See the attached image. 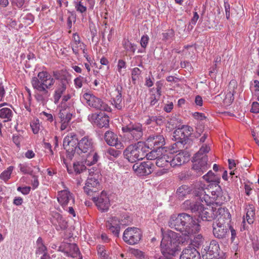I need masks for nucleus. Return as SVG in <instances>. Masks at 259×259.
I'll return each instance as SVG.
<instances>
[{"mask_svg":"<svg viewBox=\"0 0 259 259\" xmlns=\"http://www.w3.org/2000/svg\"><path fill=\"white\" fill-rule=\"evenodd\" d=\"M61 184L64 189L58 192L57 200L63 209H66L68 205H74L75 198L73 194L66 187L64 183L62 182Z\"/></svg>","mask_w":259,"mask_h":259,"instance_id":"9d476101","label":"nucleus"},{"mask_svg":"<svg viewBox=\"0 0 259 259\" xmlns=\"http://www.w3.org/2000/svg\"><path fill=\"white\" fill-rule=\"evenodd\" d=\"M66 249L67 250L65 251V253L68 256L76 257L79 255V249L75 244H67Z\"/></svg>","mask_w":259,"mask_h":259,"instance_id":"f704fd0d","label":"nucleus"},{"mask_svg":"<svg viewBox=\"0 0 259 259\" xmlns=\"http://www.w3.org/2000/svg\"><path fill=\"white\" fill-rule=\"evenodd\" d=\"M14 169V167L12 166H10L8 167L7 169L4 170L1 175H0V179L5 182L7 181L9 179H10L11 177V175L12 173V171Z\"/></svg>","mask_w":259,"mask_h":259,"instance_id":"a18cd8bd","label":"nucleus"},{"mask_svg":"<svg viewBox=\"0 0 259 259\" xmlns=\"http://www.w3.org/2000/svg\"><path fill=\"white\" fill-rule=\"evenodd\" d=\"M93 200L100 210L106 211L108 210L110 203L109 196L106 192L102 191L98 197H94Z\"/></svg>","mask_w":259,"mask_h":259,"instance_id":"4be33fe9","label":"nucleus"},{"mask_svg":"<svg viewBox=\"0 0 259 259\" xmlns=\"http://www.w3.org/2000/svg\"><path fill=\"white\" fill-rule=\"evenodd\" d=\"M120 225H121L120 220L116 217L109 218L106 223V226L108 230L116 237H118L119 234Z\"/></svg>","mask_w":259,"mask_h":259,"instance_id":"bb28decb","label":"nucleus"},{"mask_svg":"<svg viewBox=\"0 0 259 259\" xmlns=\"http://www.w3.org/2000/svg\"><path fill=\"white\" fill-rule=\"evenodd\" d=\"M204 207L202 204L198 202H192L191 200H187L183 203L184 207L185 209H190L192 212H197L199 218L204 221H210L214 219H218L220 216L217 212L218 208H214L213 206L210 205H207Z\"/></svg>","mask_w":259,"mask_h":259,"instance_id":"7ed1b4c3","label":"nucleus"},{"mask_svg":"<svg viewBox=\"0 0 259 259\" xmlns=\"http://www.w3.org/2000/svg\"><path fill=\"white\" fill-rule=\"evenodd\" d=\"M245 211L246 214L243 217V223H245L246 220L249 224H253L255 219V207L252 204L248 203L245 205Z\"/></svg>","mask_w":259,"mask_h":259,"instance_id":"c756f323","label":"nucleus"},{"mask_svg":"<svg viewBox=\"0 0 259 259\" xmlns=\"http://www.w3.org/2000/svg\"><path fill=\"white\" fill-rule=\"evenodd\" d=\"M142 237L141 230L136 227H128L123 234V240L130 245H134L139 242Z\"/></svg>","mask_w":259,"mask_h":259,"instance_id":"f8f14e48","label":"nucleus"},{"mask_svg":"<svg viewBox=\"0 0 259 259\" xmlns=\"http://www.w3.org/2000/svg\"><path fill=\"white\" fill-rule=\"evenodd\" d=\"M168 226L188 237L199 232L200 228L198 220L186 213L172 215L168 221Z\"/></svg>","mask_w":259,"mask_h":259,"instance_id":"f257e3e1","label":"nucleus"},{"mask_svg":"<svg viewBox=\"0 0 259 259\" xmlns=\"http://www.w3.org/2000/svg\"><path fill=\"white\" fill-rule=\"evenodd\" d=\"M190 191L191 189L188 186L183 185L178 189L177 193L179 198L183 199L186 195L189 194Z\"/></svg>","mask_w":259,"mask_h":259,"instance_id":"a19ab883","label":"nucleus"},{"mask_svg":"<svg viewBox=\"0 0 259 259\" xmlns=\"http://www.w3.org/2000/svg\"><path fill=\"white\" fill-rule=\"evenodd\" d=\"M220 250L218 242L212 240L209 245L204 249L202 257L203 259H220Z\"/></svg>","mask_w":259,"mask_h":259,"instance_id":"4468645a","label":"nucleus"},{"mask_svg":"<svg viewBox=\"0 0 259 259\" xmlns=\"http://www.w3.org/2000/svg\"><path fill=\"white\" fill-rule=\"evenodd\" d=\"M31 176L33 178V180L32 181V183H31L32 188H33V189H35L36 188H37L38 187V186L39 185V181L38 180L37 177L35 176V174H33V176Z\"/></svg>","mask_w":259,"mask_h":259,"instance_id":"69168bd1","label":"nucleus"},{"mask_svg":"<svg viewBox=\"0 0 259 259\" xmlns=\"http://www.w3.org/2000/svg\"><path fill=\"white\" fill-rule=\"evenodd\" d=\"M52 222L57 230H65L67 227V223L62 216L58 212L52 214Z\"/></svg>","mask_w":259,"mask_h":259,"instance_id":"2f4dec72","label":"nucleus"},{"mask_svg":"<svg viewBox=\"0 0 259 259\" xmlns=\"http://www.w3.org/2000/svg\"><path fill=\"white\" fill-rule=\"evenodd\" d=\"M160 97L157 96V94H152L150 98V104L151 105H154L159 100Z\"/></svg>","mask_w":259,"mask_h":259,"instance_id":"338daca9","label":"nucleus"},{"mask_svg":"<svg viewBox=\"0 0 259 259\" xmlns=\"http://www.w3.org/2000/svg\"><path fill=\"white\" fill-rule=\"evenodd\" d=\"M210 150V147L209 146L207 145H203L199 150V151L195 154V156L194 157V158H198L199 159L202 156H205V154L208 153Z\"/></svg>","mask_w":259,"mask_h":259,"instance_id":"8fccbe9b","label":"nucleus"},{"mask_svg":"<svg viewBox=\"0 0 259 259\" xmlns=\"http://www.w3.org/2000/svg\"><path fill=\"white\" fill-rule=\"evenodd\" d=\"M78 142L76 135L74 133H70L65 137L63 147L68 152L73 154L76 152Z\"/></svg>","mask_w":259,"mask_h":259,"instance_id":"2eb2a0df","label":"nucleus"},{"mask_svg":"<svg viewBox=\"0 0 259 259\" xmlns=\"http://www.w3.org/2000/svg\"><path fill=\"white\" fill-rule=\"evenodd\" d=\"M153 150L149 153H147V150H146V155L147 159L148 160H156L160 156L162 155V152L161 150H158L157 149H152Z\"/></svg>","mask_w":259,"mask_h":259,"instance_id":"79ce46f5","label":"nucleus"},{"mask_svg":"<svg viewBox=\"0 0 259 259\" xmlns=\"http://www.w3.org/2000/svg\"><path fill=\"white\" fill-rule=\"evenodd\" d=\"M31 190L30 187L26 186L23 187H19L17 188V191L20 192L23 195H27L29 193Z\"/></svg>","mask_w":259,"mask_h":259,"instance_id":"052dcab7","label":"nucleus"},{"mask_svg":"<svg viewBox=\"0 0 259 259\" xmlns=\"http://www.w3.org/2000/svg\"><path fill=\"white\" fill-rule=\"evenodd\" d=\"M35 156V154L32 150H28L25 153L24 156L27 159H32Z\"/></svg>","mask_w":259,"mask_h":259,"instance_id":"0e129e2a","label":"nucleus"},{"mask_svg":"<svg viewBox=\"0 0 259 259\" xmlns=\"http://www.w3.org/2000/svg\"><path fill=\"white\" fill-rule=\"evenodd\" d=\"M127 65L126 62L123 59H119L116 65V70L120 76H123L125 73Z\"/></svg>","mask_w":259,"mask_h":259,"instance_id":"37998d69","label":"nucleus"},{"mask_svg":"<svg viewBox=\"0 0 259 259\" xmlns=\"http://www.w3.org/2000/svg\"><path fill=\"white\" fill-rule=\"evenodd\" d=\"M152 165L150 161L136 163L133 166V170L140 176L148 175L152 172Z\"/></svg>","mask_w":259,"mask_h":259,"instance_id":"393cba45","label":"nucleus"},{"mask_svg":"<svg viewBox=\"0 0 259 259\" xmlns=\"http://www.w3.org/2000/svg\"><path fill=\"white\" fill-rule=\"evenodd\" d=\"M155 164L158 167L162 168L157 171V176H161L167 173L172 167L170 154L162 153V155L155 161Z\"/></svg>","mask_w":259,"mask_h":259,"instance_id":"ddd939ff","label":"nucleus"},{"mask_svg":"<svg viewBox=\"0 0 259 259\" xmlns=\"http://www.w3.org/2000/svg\"><path fill=\"white\" fill-rule=\"evenodd\" d=\"M251 111L253 113H259V103L257 102H254L252 104Z\"/></svg>","mask_w":259,"mask_h":259,"instance_id":"e2e57ef3","label":"nucleus"},{"mask_svg":"<svg viewBox=\"0 0 259 259\" xmlns=\"http://www.w3.org/2000/svg\"><path fill=\"white\" fill-rule=\"evenodd\" d=\"M174 33L172 30H169L166 32L162 33L163 39L165 41H169L172 39Z\"/></svg>","mask_w":259,"mask_h":259,"instance_id":"4d7b16f0","label":"nucleus"},{"mask_svg":"<svg viewBox=\"0 0 259 259\" xmlns=\"http://www.w3.org/2000/svg\"><path fill=\"white\" fill-rule=\"evenodd\" d=\"M200 254L196 249L189 246L183 250L180 259H200Z\"/></svg>","mask_w":259,"mask_h":259,"instance_id":"7c9ffc66","label":"nucleus"},{"mask_svg":"<svg viewBox=\"0 0 259 259\" xmlns=\"http://www.w3.org/2000/svg\"><path fill=\"white\" fill-rule=\"evenodd\" d=\"M84 102L90 107L105 111H111V108L101 99L96 97L93 94L86 93L83 95Z\"/></svg>","mask_w":259,"mask_h":259,"instance_id":"9b49d317","label":"nucleus"},{"mask_svg":"<svg viewBox=\"0 0 259 259\" xmlns=\"http://www.w3.org/2000/svg\"><path fill=\"white\" fill-rule=\"evenodd\" d=\"M163 238L161 242V251L167 257H171L179 250V242L176 233L172 231L162 232Z\"/></svg>","mask_w":259,"mask_h":259,"instance_id":"39448f33","label":"nucleus"},{"mask_svg":"<svg viewBox=\"0 0 259 259\" xmlns=\"http://www.w3.org/2000/svg\"><path fill=\"white\" fill-rule=\"evenodd\" d=\"M144 144L146 146V149L159 150L165 144V139L162 135H151L147 138Z\"/></svg>","mask_w":259,"mask_h":259,"instance_id":"dca6fc26","label":"nucleus"},{"mask_svg":"<svg viewBox=\"0 0 259 259\" xmlns=\"http://www.w3.org/2000/svg\"><path fill=\"white\" fill-rule=\"evenodd\" d=\"M58 108L59 109V113L64 112H73V109L71 106L69 102L63 103L61 102Z\"/></svg>","mask_w":259,"mask_h":259,"instance_id":"c03bdc74","label":"nucleus"},{"mask_svg":"<svg viewBox=\"0 0 259 259\" xmlns=\"http://www.w3.org/2000/svg\"><path fill=\"white\" fill-rule=\"evenodd\" d=\"M12 115L13 112L10 108L4 107L0 109V118L2 119L4 122L11 120Z\"/></svg>","mask_w":259,"mask_h":259,"instance_id":"e433bc0d","label":"nucleus"},{"mask_svg":"<svg viewBox=\"0 0 259 259\" xmlns=\"http://www.w3.org/2000/svg\"><path fill=\"white\" fill-rule=\"evenodd\" d=\"M55 83V79L46 71L38 73L37 78L33 77L31 80L32 87H36L46 90H49Z\"/></svg>","mask_w":259,"mask_h":259,"instance_id":"6e6552de","label":"nucleus"},{"mask_svg":"<svg viewBox=\"0 0 259 259\" xmlns=\"http://www.w3.org/2000/svg\"><path fill=\"white\" fill-rule=\"evenodd\" d=\"M121 92L122 88L119 85L112 87L109 90L112 104L117 109H121L122 107Z\"/></svg>","mask_w":259,"mask_h":259,"instance_id":"a211bd4d","label":"nucleus"},{"mask_svg":"<svg viewBox=\"0 0 259 259\" xmlns=\"http://www.w3.org/2000/svg\"><path fill=\"white\" fill-rule=\"evenodd\" d=\"M73 169L76 174H80L84 171H86L85 166L79 162L74 163Z\"/></svg>","mask_w":259,"mask_h":259,"instance_id":"864d4df0","label":"nucleus"},{"mask_svg":"<svg viewBox=\"0 0 259 259\" xmlns=\"http://www.w3.org/2000/svg\"><path fill=\"white\" fill-rule=\"evenodd\" d=\"M86 158L84 160V163L87 165H92L96 163L99 158V156L94 150L85 153Z\"/></svg>","mask_w":259,"mask_h":259,"instance_id":"c9c22d12","label":"nucleus"},{"mask_svg":"<svg viewBox=\"0 0 259 259\" xmlns=\"http://www.w3.org/2000/svg\"><path fill=\"white\" fill-rule=\"evenodd\" d=\"M18 167L21 172L23 174H28L30 176H33L36 172H34L31 167L27 163H20Z\"/></svg>","mask_w":259,"mask_h":259,"instance_id":"ea45409f","label":"nucleus"},{"mask_svg":"<svg viewBox=\"0 0 259 259\" xmlns=\"http://www.w3.org/2000/svg\"><path fill=\"white\" fill-rule=\"evenodd\" d=\"M149 40V36L146 34L142 36L140 40V44L142 48H146Z\"/></svg>","mask_w":259,"mask_h":259,"instance_id":"13d9d810","label":"nucleus"},{"mask_svg":"<svg viewBox=\"0 0 259 259\" xmlns=\"http://www.w3.org/2000/svg\"><path fill=\"white\" fill-rule=\"evenodd\" d=\"M59 117L60 118L61 131L66 130L69 125L70 120L72 117V113L64 112L59 113Z\"/></svg>","mask_w":259,"mask_h":259,"instance_id":"473e14b6","label":"nucleus"},{"mask_svg":"<svg viewBox=\"0 0 259 259\" xmlns=\"http://www.w3.org/2000/svg\"><path fill=\"white\" fill-rule=\"evenodd\" d=\"M237 87L236 82L235 80H231L229 83V88L230 91L226 95L224 99V103L226 106L230 105L234 101V88Z\"/></svg>","mask_w":259,"mask_h":259,"instance_id":"72a5a7b5","label":"nucleus"},{"mask_svg":"<svg viewBox=\"0 0 259 259\" xmlns=\"http://www.w3.org/2000/svg\"><path fill=\"white\" fill-rule=\"evenodd\" d=\"M83 77L81 76H79L74 80V84L76 88H80L82 86Z\"/></svg>","mask_w":259,"mask_h":259,"instance_id":"680f3d73","label":"nucleus"},{"mask_svg":"<svg viewBox=\"0 0 259 259\" xmlns=\"http://www.w3.org/2000/svg\"><path fill=\"white\" fill-rule=\"evenodd\" d=\"M71 46L73 52L77 55L80 51H82L84 53L85 45L80 41L79 36L77 33L73 34V38L71 42Z\"/></svg>","mask_w":259,"mask_h":259,"instance_id":"c85d7f7f","label":"nucleus"},{"mask_svg":"<svg viewBox=\"0 0 259 259\" xmlns=\"http://www.w3.org/2000/svg\"><path fill=\"white\" fill-rule=\"evenodd\" d=\"M22 139V138L19 135H14L13 137V141L17 146L20 145Z\"/></svg>","mask_w":259,"mask_h":259,"instance_id":"774afa93","label":"nucleus"},{"mask_svg":"<svg viewBox=\"0 0 259 259\" xmlns=\"http://www.w3.org/2000/svg\"><path fill=\"white\" fill-rule=\"evenodd\" d=\"M217 212L220 216L213 224V234L215 237L221 239L228 236V226L226 224L230 222L231 215L227 209L220 207Z\"/></svg>","mask_w":259,"mask_h":259,"instance_id":"20e7f679","label":"nucleus"},{"mask_svg":"<svg viewBox=\"0 0 259 259\" xmlns=\"http://www.w3.org/2000/svg\"><path fill=\"white\" fill-rule=\"evenodd\" d=\"M192 128L188 125H183L174 132V137L176 140L183 141L188 138L191 134Z\"/></svg>","mask_w":259,"mask_h":259,"instance_id":"cd10ccee","label":"nucleus"},{"mask_svg":"<svg viewBox=\"0 0 259 259\" xmlns=\"http://www.w3.org/2000/svg\"><path fill=\"white\" fill-rule=\"evenodd\" d=\"M122 131L125 133L124 141L125 142L126 141H138L143 136L142 126L140 123L130 124L123 126Z\"/></svg>","mask_w":259,"mask_h":259,"instance_id":"1a4fd4ad","label":"nucleus"},{"mask_svg":"<svg viewBox=\"0 0 259 259\" xmlns=\"http://www.w3.org/2000/svg\"><path fill=\"white\" fill-rule=\"evenodd\" d=\"M132 220L129 215L124 214L120 220V223L121 225H128L132 222Z\"/></svg>","mask_w":259,"mask_h":259,"instance_id":"6e6d98bb","label":"nucleus"},{"mask_svg":"<svg viewBox=\"0 0 259 259\" xmlns=\"http://www.w3.org/2000/svg\"><path fill=\"white\" fill-rule=\"evenodd\" d=\"M90 176L88 178L84 187V191L88 195H90L91 192H96L99 186V182L98 180L99 175L97 174L91 175L89 170Z\"/></svg>","mask_w":259,"mask_h":259,"instance_id":"6ab92c4d","label":"nucleus"},{"mask_svg":"<svg viewBox=\"0 0 259 259\" xmlns=\"http://www.w3.org/2000/svg\"><path fill=\"white\" fill-rule=\"evenodd\" d=\"M146 155V146L141 142L128 146L123 151L124 158L132 163L142 160Z\"/></svg>","mask_w":259,"mask_h":259,"instance_id":"423d86ee","label":"nucleus"},{"mask_svg":"<svg viewBox=\"0 0 259 259\" xmlns=\"http://www.w3.org/2000/svg\"><path fill=\"white\" fill-rule=\"evenodd\" d=\"M123 47L124 49L128 52L134 53L136 51V45L131 42L128 40H125L123 42Z\"/></svg>","mask_w":259,"mask_h":259,"instance_id":"3c124183","label":"nucleus"},{"mask_svg":"<svg viewBox=\"0 0 259 259\" xmlns=\"http://www.w3.org/2000/svg\"><path fill=\"white\" fill-rule=\"evenodd\" d=\"M104 139L108 145L114 146L117 149H122L125 146V141H119L117 135L112 131H108L105 132Z\"/></svg>","mask_w":259,"mask_h":259,"instance_id":"f3484780","label":"nucleus"},{"mask_svg":"<svg viewBox=\"0 0 259 259\" xmlns=\"http://www.w3.org/2000/svg\"><path fill=\"white\" fill-rule=\"evenodd\" d=\"M106 153L110 156V157H108V159L110 160H113V158H117L120 154L121 152L118 150L110 148L107 150Z\"/></svg>","mask_w":259,"mask_h":259,"instance_id":"603ef678","label":"nucleus"},{"mask_svg":"<svg viewBox=\"0 0 259 259\" xmlns=\"http://www.w3.org/2000/svg\"><path fill=\"white\" fill-rule=\"evenodd\" d=\"M93 142L92 139L85 136L79 141L76 152L78 154L86 153L93 149Z\"/></svg>","mask_w":259,"mask_h":259,"instance_id":"5701e85b","label":"nucleus"},{"mask_svg":"<svg viewBox=\"0 0 259 259\" xmlns=\"http://www.w3.org/2000/svg\"><path fill=\"white\" fill-rule=\"evenodd\" d=\"M194 193L198 199L202 202H204L207 205H220L222 203L220 201L222 197V191L219 184L214 188H207L204 184L198 183L196 184Z\"/></svg>","mask_w":259,"mask_h":259,"instance_id":"f03ea898","label":"nucleus"},{"mask_svg":"<svg viewBox=\"0 0 259 259\" xmlns=\"http://www.w3.org/2000/svg\"><path fill=\"white\" fill-rule=\"evenodd\" d=\"M203 178L207 182H213L215 184H219L220 178L219 176L214 175L211 170H209L206 175L203 176Z\"/></svg>","mask_w":259,"mask_h":259,"instance_id":"58836bf2","label":"nucleus"},{"mask_svg":"<svg viewBox=\"0 0 259 259\" xmlns=\"http://www.w3.org/2000/svg\"><path fill=\"white\" fill-rule=\"evenodd\" d=\"M53 75L57 80L56 87L53 95L54 102L55 104H57L63 95L70 86V80L67 78L66 74L62 72H54Z\"/></svg>","mask_w":259,"mask_h":259,"instance_id":"0eeeda50","label":"nucleus"},{"mask_svg":"<svg viewBox=\"0 0 259 259\" xmlns=\"http://www.w3.org/2000/svg\"><path fill=\"white\" fill-rule=\"evenodd\" d=\"M98 254L101 259H107L108 254L106 253L105 247L102 245H98L97 246Z\"/></svg>","mask_w":259,"mask_h":259,"instance_id":"5fc2aeb1","label":"nucleus"},{"mask_svg":"<svg viewBox=\"0 0 259 259\" xmlns=\"http://www.w3.org/2000/svg\"><path fill=\"white\" fill-rule=\"evenodd\" d=\"M73 4L77 12L81 14L86 12L87 8L86 6L83 5V3L81 2V1L75 0L73 1Z\"/></svg>","mask_w":259,"mask_h":259,"instance_id":"09e8293b","label":"nucleus"},{"mask_svg":"<svg viewBox=\"0 0 259 259\" xmlns=\"http://www.w3.org/2000/svg\"><path fill=\"white\" fill-rule=\"evenodd\" d=\"M204 239L201 234H197L194 236L192 240L191 245L196 247L200 246L204 242Z\"/></svg>","mask_w":259,"mask_h":259,"instance_id":"49530a36","label":"nucleus"},{"mask_svg":"<svg viewBox=\"0 0 259 259\" xmlns=\"http://www.w3.org/2000/svg\"><path fill=\"white\" fill-rule=\"evenodd\" d=\"M89 120L99 127H106L109 124V117L105 114H91L88 116Z\"/></svg>","mask_w":259,"mask_h":259,"instance_id":"aec40b11","label":"nucleus"},{"mask_svg":"<svg viewBox=\"0 0 259 259\" xmlns=\"http://www.w3.org/2000/svg\"><path fill=\"white\" fill-rule=\"evenodd\" d=\"M141 70L137 67L134 68L132 71V77L133 80H136L138 78L141 74Z\"/></svg>","mask_w":259,"mask_h":259,"instance_id":"bf43d9fd","label":"nucleus"},{"mask_svg":"<svg viewBox=\"0 0 259 259\" xmlns=\"http://www.w3.org/2000/svg\"><path fill=\"white\" fill-rule=\"evenodd\" d=\"M170 156L172 167L184 164L189 161L190 158L189 153L184 151H181L175 155L170 154Z\"/></svg>","mask_w":259,"mask_h":259,"instance_id":"412c9836","label":"nucleus"},{"mask_svg":"<svg viewBox=\"0 0 259 259\" xmlns=\"http://www.w3.org/2000/svg\"><path fill=\"white\" fill-rule=\"evenodd\" d=\"M45 253H48L47 248L43 242L42 239L39 237L36 241V249L35 254L37 256L42 254Z\"/></svg>","mask_w":259,"mask_h":259,"instance_id":"4c0bfd02","label":"nucleus"},{"mask_svg":"<svg viewBox=\"0 0 259 259\" xmlns=\"http://www.w3.org/2000/svg\"><path fill=\"white\" fill-rule=\"evenodd\" d=\"M30 126L34 134H38L41 129V125L38 119H34L30 122Z\"/></svg>","mask_w":259,"mask_h":259,"instance_id":"de8ad7c7","label":"nucleus"},{"mask_svg":"<svg viewBox=\"0 0 259 259\" xmlns=\"http://www.w3.org/2000/svg\"><path fill=\"white\" fill-rule=\"evenodd\" d=\"M34 90V98L40 104L44 106L48 101L50 94L48 90L32 87Z\"/></svg>","mask_w":259,"mask_h":259,"instance_id":"b1692460","label":"nucleus"},{"mask_svg":"<svg viewBox=\"0 0 259 259\" xmlns=\"http://www.w3.org/2000/svg\"><path fill=\"white\" fill-rule=\"evenodd\" d=\"M207 161V158L205 156H202L199 159L195 158L193 168L198 176L201 175L208 169L209 166Z\"/></svg>","mask_w":259,"mask_h":259,"instance_id":"a878e982","label":"nucleus"}]
</instances>
